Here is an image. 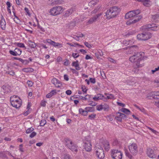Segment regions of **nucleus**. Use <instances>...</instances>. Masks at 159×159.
<instances>
[{
	"label": "nucleus",
	"mask_w": 159,
	"mask_h": 159,
	"mask_svg": "<svg viewBox=\"0 0 159 159\" xmlns=\"http://www.w3.org/2000/svg\"><path fill=\"white\" fill-rule=\"evenodd\" d=\"M144 54L143 52H137L129 57V61L134 63V67L135 68H139L143 66L142 61Z\"/></svg>",
	"instance_id": "nucleus-1"
},
{
	"label": "nucleus",
	"mask_w": 159,
	"mask_h": 159,
	"mask_svg": "<svg viewBox=\"0 0 159 159\" xmlns=\"http://www.w3.org/2000/svg\"><path fill=\"white\" fill-rule=\"evenodd\" d=\"M140 13V11L139 10L130 11L127 13L125 15L126 19H127L132 17H135V19L134 20L129 19V21L127 22L126 24L127 25H129L139 21L142 18L141 16H137V15Z\"/></svg>",
	"instance_id": "nucleus-2"
},
{
	"label": "nucleus",
	"mask_w": 159,
	"mask_h": 159,
	"mask_svg": "<svg viewBox=\"0 0 159 159\" xmlns=\"http://www.w3.org/2000/svg\"><path fill=\"white\" fill-rule=\"evenodd\" d=\"M120 11V9L117 7L114 6L110 7L105 13L106 18L110 20L116 17L119 14Z\"/></svg>",
	"instance_id": "nucleus-3"
},
{
	"label": "nucleus",
	"mask_w": 159,
	"mask_h": 159,
	"mask_svg": "<svg viewBox=\"0 0 159 159\" xmlns=\"http://www.w3.org/2000/svg\"><path fill=\"white\" fill-rule=\"evenodd\" d=\"M65 141L66 145L68 148L72 151L77 152L78 149L77 145L71 139L68 138H66Z\"/></svg>",
	"instance_id": "nucleus-4"
},
{
	"label": "nucleus",
	"mask_w": 159,
	"mask_h": 159,
	"mask_svg": "<svg viewBox=\"0 0 159 159\" xmlns=\"http://www.w3.org/2000/svg\"><path fill=\"white\" fill-rule=\"evenodd\" d=\"M142 29L148 31H156L159 30V26L156 24L150 23L143 26L142 27Z\"/></svg>",
	"instance_id": "nucleus-5"
},
{
	"label": "nucleus",
	"mask_w": 159,
	"mask_h": 159,
	"mask_svg": "<svg viewBox=\"0 0 159 159\" xmlns=\"http://www.w3.org/2000/svg\"><path fill=\"white\" fill-rule=\"evenodd\" d=\"M152 37L151 34L149 32H144L137 35L138 39L139 40H147Z\"/></svg>",
	"instance_id": "nucleus-6"
},
{
	"label": "nucleus",
	"mask_w": 159,
	"mask_h": 159,
	"mask_svg": "<svg viewBox=\"0 0 159 159\" xmlns=\"http://www.w3.org/2000/svg\"><path fill=\"white\" fill-rule=\"evenodd\" d=\"M63 11V8L61 6H57L53 7L50 9V13L51 15L56 16L60 14Z\"/></svg>",
	"instance_id": "nucleus-7"
},
{
	"label": "nucleus",
	"mask_w": 159,
	"mask_h": 159,
	"mask_svg": "<svg viewBox=\"0 0 159 159\" xmlns=\"http://www.w3.org/2000/svg\"><path fill=\"white\" fill-rule=\"evenodd\" d=\"M122 153L120 151L118 150H113L111 152V156L114 159H121Z\"/></svg>",
	"instance_id": "nucleus-8"
},
{
	"label": "nucleus",
	"mask_w": 159,
	"mask_h": 159,
	"mask_svg": "<svg viewBox=\"0 0 159 159\" xmlns=\"http://www.w3.org/2000/svg\"><path fill=\"white\" fill-rule=\"evenodd\" d=\"M129 149L131 153L134 155H135L138 153V148L136 144L133 143L129 146Z\"/></svg>",
	"instance_id": "nucleus-9"
},
{
	"label": "nucleus",
	"mask_w": 159,
	"mask_h": 159,
	"mask_svg": "<svg viewBox=\"0 0 159 159\" xmlns=\"http://www.w3.org/2000/svg\"><path fill=\"white\" fill-rule=\"evenodd\" d=\"M96 154L97 157L100 159H103L104 157V151L100 146L95 148Z\"/></svg>",
	"instance_id": "nucleus-10"
},
{
	"label": "nucleus",
	"mask_w": 159,
	"mask_h": 159,
	"mask_svg": "<svg viewBox=\"0 0 159 159\" xmlns=\"http://www.w3.org/2000/svg\"><path fill=\"white\" fill-rule=\"evenodd\" d=\"M85 140L84 142V146L85 150L88 152L90 151L92 149V145L90 141L88 140L87 138H85Z\"/></svg>",
	"instance_id": "nucleus-11"
},
{
	"label": "nucleus",
	"mask_w": 159,
	"mask_h": 159,
	"mask_svg": "<svg viewBox=\"0 0 159 159\" xmlns=\"http://www.w3.org/2000/svg\"><path fill=\"white\" fill-rule=\"evenodd\" d=\"M11 105L16 108H19L21 105V102L20 100H16L11 101Z\"/></svg>",
	"instance_id": "nucleus-12"
},
{
	"label": "nucleus",
	"mask_w": 159,
	"mask_h": 159,
	"mask_svg": "<svg viewBox=\"0 0 159 159\" xmlns=\"http://www.w3.org/2000/svg\"><path fill=\"white\" fill-rule=\"evenodd\" d=\"M138 50V47L136 45H132L128 49V51L126 52L127 54H133V53H136L135 52L137 51Z\"/></svg>",
	"instance_id": "nucleus-13"
},
{
	"label": "nucleus",
	"mask_w": 159,
	"mask_h": 159,
	"mask_svg": "<svg viewBox=\"0 0 159 159\" xmlns=\"http://www.w3.org/2000/svg\"><path fill=\"white\" fill-rule=\"evenodd\" d=\"M102 14V13H100L91 18L88 21L87 23L88 24H92L93 22H95L97 20V19Z\"/></svg>",
	"instance_id": "nucleus-14"
},
{
	"label": "nucleus",
	"mask_w": 159,
	"mask_h": 159,
	"mask_svg": "<svg viewBox=\"0 0 159 159\" xmlns=\"http://www.w3.org/2000/svg\"><path fill=\"white\" fill-rule=\"evenodd\" d=\"M64 2L63 0H49L48 3L49 5L53 6L55 5L61 4Z\"/></svg>",
	"instance_id": "nucleus-15"
},
{
	"label": "nucleus",
	"mask_w": 159,
	"mask_h": 159,
	"mask_svg": "<svg viewBox=\"0 0 159 159\" xmlns=\"http://www.w3.org/2000/svg\"><path fill=\"white\" fill-rule=\"evenodd\" d=\"M51 82L57 88H60L62 85L60 81L55 78H53Z\"/></svg>",
	"instance_id": "nucleus-16"
},
{
	"label": "nucleus",
	"mask_w": 159,
	"mask_h": 159,
	"mask_svg": "<svg viewBox=\"0 0 159 159\" xmlns=\"http://www.w3.org/2000/svg\"><path fill=\"white\" fill-rule=\"evenodd\" d=\"M147 154L150 158H153L156 157L153 150L150 148H148L147 149Z\"/></svg>",
	"instance_id": "nucleus-17"
},
{
	"label": "nucleus",
	"mask_w": 159,
	"mask_h": 159,
	"mask_svg": "<svg viewBox=\"0 0 159 159\" xmlns=\"http://www.w3.org/2000/svg\"><path fill=\"white\" fill-rule=\"evenodd\" d=\"M104 96L100 93H98L94 96L93 98V100L95 101H97L99 100H102L103 101Z\"/></svg>",
	"instance_id": "nucleus-18"
},
{
	"label": "nucleus",
	"mask_w": 159,
	"mask_h": 159,
	"mask_svg": "<svg viewBox=\"0 0 159 159\" xmlns=\"http://www.w3.org/2000/svg\"><path fill=\"white\" fill-rule=\"evenodd\" d=\"M102 144L105 149L106 151H107L109 150L110 148V145L107 140H103L102 142Z\"/></svg>",
	"instance_id": "nucleus-19"
},
{
	"label": "nucleus",
	"mask_w": 159,
	"mask_h": 159,
	"mask_svg": "<svg viewBox=\"0 0 159 159\" xmlns=\"http://www.w3.org/2000/svg\"><path fill=\"white\" fill-rule=\"evenodd\" d=\"M105 95H107V97H105L104 96L103 101L106 102L108 99H114V96L111 94L105 93Z\"/></svg>",
	"instance_id": "nucleus-20"
},
{
	"label": "nucleus",
	"mask_w": 159,
	"mask_h": 159,
	"mask_svg": "<svg viewBox=\"0 0 159 159\" xmlns=\"http://www.w3.org/2000/svg\"><path fill=\"white\" fill-rule=\"evenodd\" d=\"M1 19L0 21V25L2 29L4 30L6 28V22L4 17L2 15L1 16Z\"/></svg>",
	"instance_id": "nucleus-21"
},
{
	"label": "nucleus",
	"mask_w": 159,
	"mask_h": 159,
	"mask_svg": "<svg viewBox=\"0 0 159 159\" xmlns=\"http://www.w3.org/2000/svg\"><path fill=\"white\" fill-rule=\"evenodd\" d=\"M139 2L143 3V4L145 6L149 7L150 6V0H136Z\"/></svg>",
	"instance_id": "nucleus-22"
},
{
	"label": "nucleus",
	"mask_w": 159,
	"mask_h": 159,
	"mask_svg": "<svg viewBox=\"0 0 159 159\" xmlns=\"http://www.w3.org/2000/svg\"><path fill=\"white\" fill-rule=\"evenodd\" d=\"M57 92L56 91V90L55 89L53 90H52L50 93L47 94L46 97L47 98H49L53 96L56 95L57 94Z\"/></svg>",
	"instance_id": "nucleus-23"
},
{
	"label": "nucleus",
	"mask_w": 159,
	"mask_h": 159,
	"mask_svg": "<svg viewBox=\"0 0 159 159\" xmlns=\"http://www.w3.org/2000/svg\"><path fill=\"white\" fill-rule=\"evenodd\" d=\"M73 11V8L69 9L65 12L64 16L66 17H68L72 13Z\"/></svg>",
	"instance_id": "nucleus-24"
},
{
	"label": "nucleus",
	"mask_w": 159,
	"mask_h": 159,
	"mask_svg": "<svg viewBox=\"0 0 159 159\" xmlns=\"http://www.w3.org/2000/svg\"><path fill=\"white\" fill-rule=\"evenodd\" d=\"M28 44L29 47L32 48H35L36 47V44L31 40H29L28 41Z\"/></svg>",
	"instance_id": "nucleus-25"
},
{
	"label": "nucleus",
	"mask_w": 159,
	"mask_h": 159,
	"mask_svg": "<svg viewBox=\"0 0 159 159\" xmlns=\"http://www.w3.org/2000/svg\"><path fill=\"white\" fill-rule=\"evenodd\" d=\"M79 112L80 114L84 116H86L87 115L86 110H84L81 108L79 109Z\"/></svg>",
	"instance_id": "nucleus-26"
},
{
	"label": "nucleus",
	"mask_w": 159,
	"mask_h": 159,
	"mask_svg": "<svg viewBox=\"0 0 159 159\" xmlns=\"http://www.w3.org/2000/svg\"><path fill=\"white\" fill-rule=\"evenodd\" d=\"M85 109L86 110L87 113L88 112H92L95 111L93 107H87L85 108Z\"/></svg>",
	"instance_id": "nucleus-27"
},
{
	"label": "nucleus",
	"mask_w": 159,
	"mask_h": 159,
	"mask_svg": "<svg viewBox=\"0 0 159 159\" xmlns=\"http://www.w3.org/2000/svg\"><path fill=\"white\" fill-rule=\"evenodd\" d=\"M23 71L25 72H32L34 71V69L30 68H27L23 69Z\"/></svg>",
	"instance_id": "nucleus-28"
},
{
	"label": "nucleus",
	"mask_w": 159,
	"mask_h": 159,
	"mask_svg": "<svg viewBox=\"0 0 159 159\" xmlns=\"http://www.w3.org/2000/svg\"><path fill=\"white\" fill-rule=\"evenodd\" d=\"M0 158L7 159L8 158L5 152H0Z\"/></svg>",
	"instance_id": "nucleus-29"
},
{
	"label": "nucleus",
	"mask_w": 159,
	"mask_h": 159,
	"mask_svg": "<svg viewBox=\"0 0 159 159\" xmlns=\"http://www.w3.org/2000/svg\"><path fill=\"white\" fill-rule=\"evenodd\" d=\"M103 109L105 111H108L109 108V106L107 104H102Z\"/></svg>",
	"instance_id": "nucleus-30"
},
{
	"label": "nucleus",
	"mask_w": 159,
	"mask_h": 159,
	"mask_svg": "<svg viewBox=\"0 0 159 159\" xmlns=\"http://www.w3.org/2000/svg\"><path fill=\"white\" fill-rule=\"evenodd\" d=\"M96 57L98 58L99 57V56H102L103 55V52L101 50H99L97 52L96 54Z\"/></svg>",
	"instance_id": "nucleus-31"
},
{
	"label": "nucleus",
	"mask_w": 159,
	"mask_h": 159,
	"mask_svg": "<svg viewBox=\"0 0 159 159\" xmlns=\"http://www.w3.org/2000/svg\"><path fill=\"white\" fill-rule=\"evenodd\" d=\"M15 53L16 54V55H20L22 52V51L21 49L18 48H16L15 50Z\"/></svg>",
	"instance_id": "nucleus-32"
},
{
	"label": "nucleus",
	"mask_w": 159,
	"mask_h": 159,
	"mask_svg": "<svg viewBox=\"0 0 159 159\" xmlns=\"http://www.w3.org/2000/svg\"><path fill=\"white\" fill-rule=\"evenodd\" d=\"M53 46L55 47H57L59 48H61L63 47L62 44L58 43H56L55 42H54Z\"/></svg>",
	"instance_id": "nucleus-33"
},
{
	"label": "nucleus",
	"mask_w": 159,
	"mask_h": 159,
	"mask_svg": "<svg viewBox=\"0 0 159 159\" xmlns=\"http://www.w3.org/2000/svg\"><path fill=\"white\" fill-rule=\"evenodd\" d=\"M153 95L154 99H159V91L154 92Z\"/></svg>",
	"instance_id": "nucleus-34"
},
{
	"label": "nucleus",
	"mask_w": 159,
	"mask_h": 159,
	"mask_svg": "<svg viewBox=\"0 0 159 159\" xmlns=\"http://www.w3.org/2000/svg\"><path fill=\"white\" fill-rule=\"evenodd\" d=\"M121 111L123 112L126 113L127 114H129L130 112V111L129 110L125 108H122L121 109Z\"/></svg>",
	"instance_id": "nucleus-35"
},
{
	"label": "nucleus",
	"mask_w": 159,
	"mask_h": 159,
	"mask_svg": "<svg viewBox=\"0 0 159 159\" xmlns=\"http://www.w3.org/2000/svg\"><path fill=\"white\" fill-rule=\"evenodd\" d=\"M16 46L19 47L24 48L25 49L26 48V47L23 43H16Z\"/></svg>",
	"instance_id": "nucleus-36"
},
{
	"label": "nucleus",
	"mask_w": 159,
	"mask_h": 159,
	"mask_svg": "<svg viewBox=\"0 0 159 159\" xmlns=\"http://www.w3.org/2000/svg\"><path fill=\"white\" fill-rule=\"evenodd\" d=\"M99 0H93L90 1L89 3V5L92 6V5H94L97 4Z\"/></svg>",
	"instance_id": "nucleus-37"
},
{
	"label": "nucleus",
	"mask_w": 159,
	"mask_h": 159,
	"mask_svg": "<svg viewBox=\"0 0 159 159\" xmlns=\"http://www.w3.org/2000/svg\"><path fill=\"white\" fill-rule=\"evenodd\" d=\"M89 97V94H87L85 95V97H83L82 96H79V98L83 100L84 101L88 100L89 99V98H88L87 97Z\"/></svg>",
	"instance_id": "nucleus-38"
},
{
	"label": "nucleus",
	"mask_w": 159,
	"mask_h": 159,
	"mask_svg": "<svg viewBox=\"0 0 159 159\" xmlns=\"http://www.w3.org/2000/svg\"><path fill=\"white\" fill-rule=\"evenodd\" d=\"M96 115L95 114L93 113L89 115L88 118L91 120H94L96 117Z\"/></svg>",
	"instance_id": "nucleus-39"
},
{
	"label": "nucleus",
	"mask_w": 159,
	"mask_h": 159,
	"mask_svg": "<svg viewBox=\"0 0 159 159\" xmlns=\"http://www.w3.org/2000/svg\"><path fill=\"white\" fill-rule=\"evenodd\" d=\"M152 18L153 20H155L157 18H159V13H157L154 15H153L152 16Z\"/></svg>",
	"instance_id": "nucleus-40"
},
{
	"label": "nucleus",
	"mask_w": 159,
	"mask_h": 159,
	"mask_svg": "<svg viewBox=\"0 0 159 159\" xmlns=\"http://www.w3.org/2000/svg\"><path fill=\"white\" fill-rule=\"evenodd\" d=\"M46 123L45 120H41L40 123V125L41 126H43Z\"/></svg>",
	"instance_id": "nucleus-41"
},
{
	"label": "nucleus",
	"mask_w": 159,
	"mask_h": 159,
	"mask_svg": "<svg viewBox=\"0 0 159 159\" xmlns=\"http://www.w3.org/2000/svg\"><path fill=\"white\" fill-rule=\"evenodd\" d=\"M102 109L103 108L102 104L98 105L96 106V109L98 111H101L102 110Z\"/></svg>",
	"instance_id": "nucleus-42"
},
{
	"label": "nucleus",
	"mask_w": 159,
	"mask_h": 159,
	"mask_svg": "<svg viewBox=\"0 0 159 159\" xmlns=\"http://www.w3.org/2000/svg\"><path fill=\"white\" fill-rule=\"evenodd\" d=\"M72 65L73 66H74L75 67L77 66H78L79 65L78 64V61L77 60L75 61H73L72 62Z\"/></svg>",
	"instance_id": "nucleus-43"
},
{
	"label": "nucleus",
	"mask_w": 159,
	"mask_h": 159,
	"mask_svg": "<svg viewBox=\"0 0 159 159\" xmlns=\"http://www.w3.org/2000/svg\"><path fill=\"white\" fill-rule=\"evenodd\" d=\"M81 89H82V91L83 92V93H86L87 89L86 88L85 86H84L82 85L81 86Z\"/></svg>",
	"instance_id": "nucleus-44"
},
{
	"label": "nucleus",
	"mask_w": 159,
	"mask_h": 159,
	"mask_svg": "<svg viewBox=\"0 0 159 159\" xmlns=\"http://www.w3.org/2000/svg\"><path fill=\"white\" fill-rule=\"evenodd\" d=\"M34 129L32 127H30L29 128H28L26 130V134H29L30 133H31L32 131H33L34 130Z\"/></svg>",
	"instance_id": "nucleus-45"
},
{
	"label": "nucleus",
	"mask_w": 159,
	"mask_h": 159,
	"mask_svg": "<svg viewBox=\"0 0 159 159\" xmlns=\"http://www.w3.org/2000/svg\"><path fill=\"white\" fill-rule=\"evenodd\" d=\"M101 7L100 6H98L93 11H92L91 12L92 14H95L96 13L99 9Z\"/></svg>",
	"instance_id": "nucleus-46"
},
{
	"label": "nucleus",
	"mask_w": 159,
	"mask_h": 159,
	"mask_svg": "<svg viewBox=\"0 0 159 159\" xmlns=\"http://www.w3.org/2000/svg\"><path fill=\"white\" fill-rule=\"evenodd\" d=\"M116 114H119V116L121 118V119L126 117V116L123 113L118 112Z\"/></svg>",
	"instance_id": "nucleus-47"
},
{
	"label": "nucleus",
	"mask_w": 159,
	"mask_h": 159,
	"mask_svg": "<svg viewBox=\"0 0 159 159\" xmlns=\"http://www.w3.org/2000/svg\"><path fill=\"white\" fill-rule=\"evenodd\" d=\"M47 102L44 100H42L40 102V105L41 106L43 107H45L46 105Z\"/></svg>",
	"instance_id": "nucleus-48"
},
{
	"label": "nucleus",
	"mask_w": 159,
	"mask_h": 159,
	"mask_svg": "<svg viewBox=\"0 0 159 159\" xmlns=\"http://www.w3.org/2000/svg\"><path fill=\"white\" fill-rule=\"evenodd\" d=\"M67 44L72 47H76V46H77V45H79V44L77 43H67Z\"/></svg>",
	"instance_id": "nucleus-49"
},
{
	"label": "nucleus",
	"mask_w": 159,
	"mask_h": 159,
	"mask_svg": "<svg viewBox=\"0 0 159 159\" xmlns=\"http://www.w3.org/2000/svg\"><path fill=\"white\" fill-rule=\"evenodd\" d=\"M72 56L74 58H75L78 57L79 56V53H73Z\"/></svg>",
	"instance_id": "nucleus-50"
},
{
	"label": "nucleus",
	"mask_w": 159,
	"mask_h": 159,
	"mask_svg": "<svg viewBox=\"0 0 159 159\" xmlns=\"http://www.w3.org/2000/svg\"><path fill=\"white\" fill-rule=\"evenodd\" d=\"M134 106L135 107L137 108L140 111H141L142 112H144V109L143 108H140L138 106H137L136 104L134 105Z\"/></svg>",
	"instance_id": "nucleus-51"
},
{
	"label": "nucleus",
	"mask_w": 159,
	"mask_h": 159,
	"mask_svg": "<svg viewBox=\"0 0 159 159\" xmlns=\"http://www.w3.org/2000/svg\"><path fill=\"white\" fill-rule=\"evenodd\" d=\"M27 84L29 87H31L33 84V83L31 81L28 80L27 82Z\"/></svg>",
	"instance_id": "nucleus-52"
},
{
	"label": "nucleus",
	"mask_w": 159,
	"mask_h": 159,
	"mask_svg": "<svg viewBox=\"0 0 159 159\" xmlns=\"http://www.w3.org/2000/svg\"><path fill=\"white\" fill-rule=\"evenodd\" d=\"M84 44L85 46L89 48H90L92 46L88 42H85L84 43Z\"/></svg>",
	"instance_id": "nucleus-53"
},
{
	"label": "nucleus",
	"mask_w": 159,
	"mask_h": 159,
	"mask_svg": "<svg viewBox=\"0 0 159 159\" xmlns=\"http://www.w3.org/2000/svg\"><path fill=\"white\" fill-rule=\"evenodd\" d=\"M46 41H47V42L48 43L50 44H51V45H53V44H54V41H53L52 40L50 39H47L46 40Z\"/></svg>",
	"instance_id": "nucleus-54"
},
{
	"label": "nucleus",
	"mask_w": 159,
	"mask_h": 159,
	"mask_svg": "<svg viewBox=\"0 0 159 159\" xmlns=\"http://www.w3.org/2000/svg\"><path fill=\"white\" fill-rule=\"evenodd\" d=\"M36 135V133L35 132H33L30 135V137L33 138Z\"/></svg>",
	"instance_id": "nucleus-55"
},
{
	"label": "nucleus",
	"mask_w": 159,
	"mask_h": 159,
	"mask_svg": "<svg viewBox=\"0 0 159 159\" xmlns=\"http://www.w3.org/2000/svg\"><path fill=\"white\" fill-rule=\"evenodd\" d=\"M8 87H7V86H3L2 87V88L3 89V90H4V93H8L9 91L7 90V89Z\"/></svg>",
	"instance_id": "nucleus-56"
},
{
	"label": "nucleus",
	"mask_w": 159,
	"mask_h": 159,
	"mask_svg": "<svg viewBox=\"0 0 159 159\" xmlns=\"http://www.w3.org/2000/svg\"><path fill=\"white\" fill-rule=\"evenodd\" d=\"M7 73L8 74H9L13 76L15 75V73L13 71H8L7 72Z\"/></svg>",
	"instance_id": "nucleus-57"
},
{
	"label": "nucleus",
	"mask_w": 159,
	"mask_h": 159,
	"mask_svg": "<svg viewBox=\"0 0 159 159\" xmlns=\"http://www.w3.org/2000/svg\"><path fill=\"white\" fill-rule=\"evenodd\" d=\"M9 53L13 56H17L16 54L15 53V51H13L12 50H10L9 51Z\"/></svg>",
	"instance_id": "nucleus-58"
},
{
	"label": "nucleus",
	"mask_w": 159,
	"mask_h": 159,
	"mask_svg": "<svg viewBox=\"0 0 159 159\" xmlns=\"http://www.w3.org/2000/svg\"><path fill=\"white\" fill-rule=\"evenodd\" d=\"M118 116L115 117V119L121 122L122 121L121 118L119 116V114H117Z\"/></svg>",
	"instance_id": "nucleus-59"
},
{
	"label": "nucleus",
	"mask_w": 159,
	"mask_h": 159,
	"mask_svg": "<svg viewBox=\"0 0 159 159\" xmlns=\"http://www.w3.org/2000/svg\"><path fill=\"white\" fill-rule=\"evenodd\" d=\"M118 144V141L117 140H115L112 143V145L114 146L117 145Z\"/></svg>",
	"instance_id": "nucleus-60"
},
{
	"label": "nucleus",
	"mask_w": 159,
	"mask_h": 159,
	"mask_svg": "<svg viewBox=\"0 0 159 159\" xmlns=\"http://www.w3.org/2000/svg\"><path fill=\"white\" fill-rule=\"evenodd\" d=\"M147 127V128L149 129L150 130H151L152 133H155V134H156V133L157 132V131L156 130H154V129H152V128H150V127Z\"/></svg>",
	"instance_id": "nucleus-61"
},
{
	"label": "nucleus",
	"mask_w": 159,
	"mask_h": 159,
	"mask_svg": "<svg viewBox=\"0 0 159 159\" xmlns=\"http://www.w3.org/2000/svg\"><path fill=\"white\" fill-rule=\"evenodd\" d=\"M70 70L72 71V72L73 73L75 74H77V75H78L79 73L77 71L75 70L73 68H70Z\"/></svg>",
	"instance_id": "nucleus-62"
},
{
	"label": "nucleus",
	"mask_w": 159,
	"mask_h": 159,
	"mask_svg": "<svg viewBox=\"0 0 159 159\" xmlns=\"http://www.w3.org/2000/svg\"><path fill=\"white\" fill-rule=\"evenodd\" d=\"M125 154L126 156H127L130 159L132 158V156L129 152H125Z\"/></svg>",
	"instance_id": "nucleus-63"
},
{
	"label": "nucleus",
	"mask_w": 159,
	"mask_h": 159,
	"mask_svg": "<svg viewBox=\"0 0 159 159\" xmlns=\"http://www.w3.org/2000/svg\"><path fill=\"white\" fill-rule=\"evenodd\" d=\"M89 80L91 83L93 84H94L96 82L95 79L94 78H90Z\"/></svg>",
	"instance_id": "nucleus-64"
}]
</instances>
